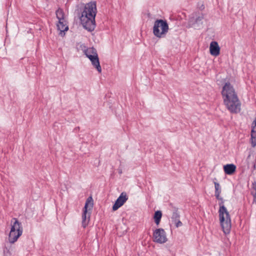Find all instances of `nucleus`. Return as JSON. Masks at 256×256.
Here are the masks:
<instances>
[{
    "label": "nucleus",
    "instance_id": "nucleus-17",
    "mask_svg": "<svg viewBox=\"0 0 256 256\" xmlns=\"http://www.w3.org/2000/svg\"><path fill=\"white\" fill-rule=\"evenodd\" d=\"M175 224L176 227L178 228L182 226V222L178 220H175L174 222Z\"/></svg>",
    "mask_w": 256,
    "mask_h": 256
},
{
    "label": "nucleus",
    "instance_id": "nucleus-7",
    "mask_svg": "<svg viewBox=\"0 0 256 256\" xmlns=\"http://www.w3.org/2000/svg\"><path fill=\"white\" fill-rule=\"evenodd\" d=\"M93 206L94 202L92 198V196H90L86 200L82 214V225L84 228H86L88 224L90 213L88 212V211L92 209Z\"/></svg>",
    "mask_w": 256,
    "mask_h": 256
},
{
    "label": "nucleus",
    "instance_id": "nucleus-15",
    "mask_svg": "<svg viewBox=\"0 0 256 256\" xmlns=\"http://www.w3.org/2000/svg\"><path fill=\"white\" fill-rule=\"evenodd\" d=\"M56 16L58 21H64V14L62 10L58 9L56 12Z\"/></svg>",
    "mask_w": 256,
    "mask_h": 256
},
{
    "label": "nucleus",
    "instance_id": "nucleus-10",
    "mask_svg": "<svg viewBox=\"0 0 256 256\" xmlns=\"http://www.w3.org/2000/svg\"><path fill=\"white\" fill-rule=\"evenodd\" d=\"M128 200V196L126 194L125 192H122L113 205V210L118 209L124 205Z\"/></svg>",
    "mask_w": 256,
    "mask_h": 256
},
{
    "label": "nucleus",
    "instance_id": "nucleus-11",
    "mask_svg": "<svg viewBox=\"0 0 256 256\" xmlns=\"http://www.w3.org/2000/svg\"><path fill=\"white\" fill-rule=\"evenodd\" d=\"M210 54L213 56H218L220 53V48L218 43L216 41H212L210 45Z\"/></svg>",
    "mask_w": 256,
    "mask_h": 256
},
{
    "label": "nucleus",
    "instance_id": "nucleus-13",
    "mask_svg": "<svg viewBox=\"0 0 256 256\" xmlns=\"http://www.w3.org/2000/svg\"><path fill=\"white\" fill-rule=\"evenodd\" d=\"M57 27L58 30H60V34L63 36V32L68 30V26L66 24V21H58L57 24Z\"/></svg>",
    "mask_w": 256,
    "mask_h": 256
},
{
    "label": "nucleus",
    "instance_id": "nucleus-6",
    "mask_svg": "<svg viewBox=\"0 0 256 256\" xmlns=\"http://www.w3.org/2000/svg\"><path fill=\"white\" fill-rule=\"evenodd\" d=\"M168 26L166 20H157L153 26L154 34L158 38H164L168 32Z\"/></svg>",
    "mask_w": 256,
    "mask_h": 256
},
{
    "label": "nucleus",
    "instance_id": "nucleus-18",
    "mask_svg": "<svg viewBox=\"0 0 256 256\" xmlns=\"http://www.w3.org/2000/svg\"><path fill=\"white\" fill-rule=\"evenodd\" d=\"M254 188V190H256V192L253 195L254 196L253 202L256 204V184Z\"/></svg>",
    "mask_w": 256,
    "mask_h": 256
},
{
    "label": "nucleus",
    "instance_id": "nucleus-14",
    "mask_svg": "<svg viewBox=\"0 0 256 256\" xmlns=\"http://www.w3.org/2000/svg\"><path fill=\"white\" fill-rule=\"evenodd\" d=\"M162 213L160 211L158 210L155 212L154 215V222L157 225L159 224L160 221V219L162 218Z\"/></svg>",
    "mask_w": 256,
    "mask_h": 256
},
{
    "label": "nucleus",
    "instance_id": "nucleus-5",
    "mask_svg": "<svg viewBox=\"0 0 256 256\" xmlns=\"http://www.w3.org/2000/svg\"><path fill=\"white\" fill-rule=\"evenodd\" d=\"M80 48L83 50L86 57L90 59L92 66L99 72H101L102 68L96 50L94 48H86L84 44H80Z\"/></svg>",
    "mask_w": 256,
    "mask_h": 256
},
{
    "label": "nucleus",
    "instance_id": "nucleus-9",
    "mask_svg": "<svg viewBox=\"0 0 256 256\" xmlns=\"http://www.w3.org/2000/svg\"><path fill=\"white\" fill-rule=\"evenodd\" d=\"M153 241L160 244H164L168 241L166 232L163 228H157L154 231Z\"/></svg>",
    "mask_w": 256,
    "mask_h": 256
},
{
    "label": "nucleus",
    "instance_id": "nucleus-3",
    "mask_svg": "<svg viewBox=\"0 0 256 256\" xmlns=\"http://www.w3.org/2000/svg\"><path fill=\"white\" fill-rule=\"evenodd\" d=\"M96 13L95 2H91L86 4L80 20L83 26L88 31H92L94 29Z\"/></svg>",
    "mask_w": 256,
    "mask_h": 256
},
{
    "label": "nucleus",
    "instance_id": "nucleus-12",
    "mask_svg": "<svg viewBox=\"0 0 256 256\" xmlns=\"http://www.w3.org/2000/svg\"><path fill=\"white\" fill-rule=\"evenodd\" d=\"M236 166L234 164H227L224 166V170L226 174L232 175L236 170Z\"/></svg>",
    "mask_w": 256,
    "mask_h": 256
},
{
    "label": "nucleus",
    "instance_id": "nucleus-19",
    "mask_svg": "<svg viewBox=\"0 0 256 256\" xmlns=\"http://www.w3.org/2000/svg\"><path fill=\"white\" fill-rule=\"evenodd\" d=\"M118 172H119V174H122V170H118Z\"/></svg>",
    "mask_w": 256,
    "mask_h": 256
},
{
    "label": "nucleus",
    "instance_id": "nucleus-2",
    "mask_svg": "<svg viewBox=\"0 0 256 256\" xmlns=\"http://www.w3.org/2000/svg\"><path fill=\"white\" fill-rule=\"evenodd\" d=\"M214 184L215 196L217 200L220 201L219 202L220 208L218 212L220 222L223 232L225 234H228L230 232L232 227L230 216L226 208L224 206V200L223 198L220 196L221 189L220 184L216 182H214Z\"/></svg>",
    "mask_w": 256,
    "mask_h": 256
},
{
    "label": "nucleus",
    "instance_id": "nucleus-4",
    "mask_svg": "<svg viewBox=\"0 0 256 256\" xmlns=\"http://www.w3.org/2000/svg\"><path fill=\"white\" fill-rule=\"evenodd\" d=\"M23 232L22 224L18 220L13 218L10 221V230L9 233L8 240L10 244L16 242Z\"/></svg>",
    "mask_w": 256,
    "mask_h": 256
},
{
    "label": "nucleus",
    "instance_id": "nucleus-1",
    "mask_svg": "<svg viewBox=\"0 0 256 256\" xmlns=\"http://www.w3.org/2000/svg\"><path fill=\"white\" fill-rule=\"evenodd\" d=\"M224 104L231 112L237 113L240 110V102L233 86L226 82L222 91Z\"/></svg>",
    "mask_w": 256,
    "mask_h": 256
},
{
    "label": "nucleus",
    "instance_id": "nucleus-8",
    "mask_svg": "<svg viewBox=\"0 0 256 256\" xmlns=\"http://www.w3.org/2000/svg\"><path fill=\"white\" fill-rule=\"evenodd\" d=\"M204 20V15L202 13L196 12L193 14L189 20L190 25L195 28L202 27Z\"/></svg>",
    "mask_w": 256,
    "mask_h": 256
},
{
    "label": "nucleus",
    "instance_id": "nucleus-16",
    "mask_svg": "<svg viewBox=\"0 0 256 256\" xmlns=\"http://www.w3.org/2000/svg\"><path fill=\"white\" fill-rule=\"evenodd\" d=\"M179 215L176 212H173L172 216V221L174 222L175 220H178Z\"/></svg>",
    "mask_w": 256,
    "mask_h": 256
}]
</instances>
